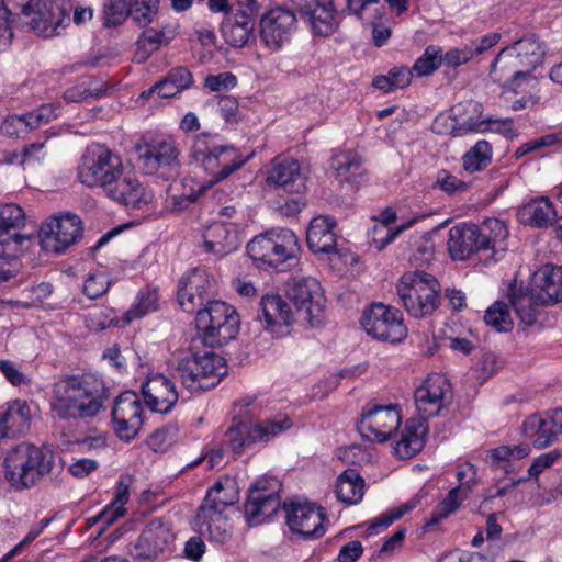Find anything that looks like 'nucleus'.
<instances>
[{"label":"nucleus","mask_w":562,"mask_h":562,"mask_svg":"<svg viewBox=\"0 0 562 562\" xmlns=\"http://www.w3.org/2000/svg\"><path fill=\"white\" fill-rule=\"evenodd\" d=\"M131 13L127 0H108V27L122 24Z\"/></svg>","instance_id":"61"},{"label":"nucleus","mask_w":562,"mask_h":562,"mask_svg":"<svg viewBox=\"0 0 562 562\" xmlns=\"http://www.w3.org/2000/svg\"><path fill=\"white\" fill-rule=\"evenodd\" d=\"M507 236V227L497 218L456 225L449 231L448 251L453 260H464L474 252L494 250Z\"/></svg>","instance_id":"4"},{"label":"nucleus","mask_w":562,"mask_h":562,"mask_svg":"<svg viewBox=\"0 0 562 562\" xmlns=\"http://www.w3.org/2000/svg\"><path fill=\"white\" fill-rule=\"evenodd\" d=\"M221 31L225 42L233 47H244L254 34L252 25L240 26L227 21L222 23Z\"/></svg>","instance_id":"57"},{"label":"nucleus","mask_w":562,"mask_h":562,"mask_svg":"<svg viewBox=\"0 0 562 562\" xmlns=\"http://www.w3.org/2000/svg\"><path fill=\"white\" fill-rule=\"evenodd\" d=\"M24 224L25 213L18 204L0 205V255L3 254V246L13 251L27 249L31 238L20 232Z\"/></svg>","instance_id":"23"},{"label":"nucleus","mask_w":562,"mask_h":562,"mask_svg":"<svg viewBox=\"0 0 562 562\" xmlns=\"http://www.w3.org/2000/svg\"><path fill=\"white\" fill-rule=\"evenodd\" d=\"M175 36V31L166 27H162L161 30H156L154 27L144 30L136 42V57L139 61L146 60L162 45L170 43Z\"/></svg>","instance_id":"43"},{"label":"nucleus","mask_w":562,"mask_h":562,"mask_svg":"<svg viewBox=\"0 0 562 562\" xmlns=\"http://www.w3.org/2000/svg\"><path fill=\"white\" fill-rule=\"evenodd\" d=\"M113 423V432L116 436V438L124 442L130 443L132 442L138 435L142 426L143 420H136V419H126V418H112Z\"/></svg>","instance_id":"59"},{"label":"nucleus","mask_w":562,"mask_h":562,"mask_svg":"<svg viewBox=\"0 0 562 562\" xmlns=\"http://www.w3.org/2000/svg\"><path fill=\"white\" fill-rule=\"evenodd\" d=\"M522 434L532 439L537 449H543L558 440V434L548 423L547 416L531 415L522 424Z\"/></svg>","instance_id":"39"},{"label":"nucleus","mask_w":562,"mask_h":562,"mask_svg":"<svg viewBox=\"0 0 562 562\" xmlns=\"http://www.w3.org/2000/svg\"><path fill=\"white\" fill-rule=\"evenodd\" d=\"M5 436L23 435L30 429L31 413L25 401L12 402L0 416Z\"/></svg>","instance_id":"40"},{"label":"nucleus","mask_w":562,"mask_h":562,"mask_svg":"<svg viewBox=\"0 0 562 562\" xmlns=\"http://www.w3.org/2000/svg\"><path fill=\"white\" fill-rule=\"evenodd\" d=\"M400 424L401 416L394 406L368 403L362 409L358 430L367 440L384 442L398 429Z\"/></svg>","instance_id":"17"},{"label":"nucleus","mask_w":562,"mask_h":562,"mask_svg":"<svg viewBox=\"0 0 562 562\" xmlns=\"http://www.w3.org/2000/svg\"><path fill=\"white\" fill-rule=\"evenodd\" d=\"M158 0H131L130 15L135 23L145 27L154 21L158 12Z\"/></svg>","instance_id":"54"},{"label":"nucleus","mask_w":562,"mask_h":562,"mask_svg":"<svg viewBox=\"0 0 562 562\" xmlns=\"http://www.w3.org/2000/svg\"><path fill=\"white\" fill-rule=\"evenodd\" d=\"M416 504L408 502L400 507L391 508L385 513H382L370 521L369 531L371 533H379L391 526L395 520L403 517L406 513L415 508Z\"/></svg>","instance_id":"55"},{"label":"nucleus","mask_w":562,"mask_h":562,"mask_svg":"<svg viewBox=\"0 0 562 562\" xmlns=\"http://www.w3.org/2000/svg\"><path fill=\"white\" fill-rule=\"evenodd\" d=\"M237 85V78L234 74L221 72L218 75H210L204 80V86L211 91H222L232 89Z\"/></svg>","instance_id":"62"},{"label":"nucleus","mask_w":562,"mask_h":562,"mask_svg":"<svg viewBox=\"0 0 562 562\" xmlns=\"http://www.w3.org/2000/svg\"><path fill=\"white\" fill-rule=\"evenodd\" d=\"M361 326L372 338L391 344L402 341L407 335L402 312L383 303H373L364 310Z\"/></svg>","instance_id":"15"},{"label":"nucleus","mask_w":562,"mask_h":562,"mask_svg":"<svg viewBox=\"0 0 562 562\" xmlns=\"http://www.w3.org/2000/svg\"><path fill=\"white\" fill-rule=\"evenodd\" d=\"M530 288L550 306L558 304L562 301V267L542 266L533 273Z\"/></svg>","instance_id":"33"},{"label":"nucleus","mask_w":562,"mask_h":562,"mask_svg":"<svg viewBox=\"0 0 562 562\" xmlns=\"http://www.w3.org/2000/svg\"><path fill=\"white\" fill-rule=\"evenodd\" d=\"M409 226L411 222L395 228L386 227L385 225H374L370 232L371 243L376 250L381 251Z\"/></svg>","instance_id":"58"},{"label":"nucleus","mask_w":562,"mask_h":562,"mask_svg":"<svg viewBox=\"0 0 562 562\" xmlns=\"http://www.w3.org/2000/svg\"><path fill=\"white\" fill-rule=\"evenodd\" d=\"M281 484L276 479L262 477L256 481L248 492L245 515L251 525H258L277 514L281 505Z\"/></svg>","instance_id":"18"},{"label":"nucleus","mask_w":562,"mask_h":562,"mask_svg":"<svg viewBox=\"0 0 562 562\" xmlns=\"http://www.w3.org/2000/svg\"><path fill=\"white\" fill-rule=\"evenodd\" d=\"M397 295L406 312L415 318L431 316L440 303V284L430 273L415 270L402 276Z\"/></svg>","instance_id":"5"},{"label":"nucleus","mask_w":562,"mask_h":562,"mask_svg":"<svg viewBox=\"0 0 562 562\" xmlns=\"http://www.w3.org/2000/svg\"><path fill=\"white\" fill-rule=\"evenodd\" d=\"M415 404L422 419L438 416L440 411L452 401L449 380L440 373L429 374L425 382L416 389Z\"/></svg>","instance_id":"20"},{"label":"nucleus","mask_w":562,"mask_h":562,"mask_svg":"<svg viewBox=\"0 0 562 562\" xmlns=\"http://www.w3.org/2000/svg\"><path fill=\"white\" fill-rule=\"evenodd\" d=\"M453 124L450 134L454 137L464 136L472 133H485L486 123L483 116V106L474 100H465L456 104L451 109Z\"/></svg>","instance_id":"28"},{"label":"nucleus","mask_w":562,"mask_h":562,"mask_svg":"<svg viewBox=\"0 0 562 562\" xmlns=\"http://www.w3.org/2000/svg\"><path fill=\"white\" fill-rule=\"evenodd\" d=\"M104 167L105 146L99 143L89 145L78 168L81 183L90 188H103L105 186Z\"/></svg>","instance_id":"31"},{"label":"nucleus","mask_w":562,"mask_h":562,"mask_svg":"<svg viewBox=\"0 0 562 562\" xmlns=\"http://www.w3.org/2000/svg\"><path fill=\"white\" fill-rule=\"evenodd\" d=\"M463 168L469 172H476L487 167L492 160V146L487 140H479L462 157Z\"/></svg>","instance_id":"48"},{"label":"nucleus","mask_w":562,"mask_h":562,"mask_svg":"<svg viewBox=\"0 0 562 562\" xmlns=\"http://www.w3.org/2000/svg\"><path fill=\"white\" fill-rule=\"evenodd\" d=\"M196 329L204 345L221 347L233 340L239 330V316L236 310L220 300H212L199 310L195 316Z\"/></svg>","instance_id":"6"},{"label":"nucleus","mask_w":562,"mask_h":562,"mask_svg":"<svg viewBox=\"0 0 562 562\" xmlns=\"http://www.w3.org/2000/svg\"><path fill=\"white\" fill-rule=\"evenodd\" d=\"M237 502V493L234 486H224L217 482L210 488L201 505L225 510Z\"/></svg>","instance_id":"47"},{"label":"nucleus","mask_w":562,"mask_h":562,"mask_svg":"<svg viewBox=\"0 0 562 562\" xmlns=\"http://www.w3.org/2000/svg\"><path fill=\"white\" fill-rule=\"evenodd\" d=\"M330 166L335 169L336 177L340 182H347L351 186L359 184L366 171L362 158L350 150L334 155Z\"/></svg>","instance_id":"37"},{"label":"nucleus","mask_w":562,"mask_h":562,"mask_svg":"<svg viewBox=\"0 0 562 562\" xmlns=\"http://www.w3.org/2000/svg\"><path fill=\"white\" fill-rule=\"evenodd\" d=\"M473 58V54L471 53L468 45L461 48H451L445 55H442V64L447 67L456 68L461 66Z\"/></svg>","instance_id":"64"},{"label":"nucleus","mask_w":562,"mask_h":562,"mask_svg":"<svg viewBox=\"0 0 562 562\" xmlns=\"http://www.w3.org/2000/svg\"><path fill=\"white\" fill-rule=\"evenodd\" d=\"M52 458L29 443H20L11 449L4 458L5 479L16 488L34 485L50 471Z\"/></svg>","instance_id":"10"},{"label":"nucleus","mask_w":562,"mask_h":562,"mask_svg":"<svg viewBox=\"0 0 562 562\" xmlns=\"http://www.w3.org/2000/svg\"><path fill=\"white\" fill-rule=\"evenodd\" d=\"M525 213L529 215V223L537 227H547L553 225L555 217V211L552 203L542 198L538 201H533L525 206Z\"/></svg>","instance_id":"49"},{"label":"nucleus","mask_w":562,"mask_h":562,"mask_svg":"<svg viewBox=\"0 0 562 562\" xmlns=\"http://www.w3.org/2000/svg\"><path fill=\"white\" fill-rule=\"evenodd\" d=\"M53 395L52 408L61 419L92 417L102 407L101 398L81 375L65 376L55 382Z\"/></svg>","instance_id":"3"},{"label":"nucleus","mask_w":562,"mask_h":562,"mask_svg":"<svg viewBox=\"0 0 562 562\" xmlns=\"http://www.w3.org/2000/svg\"><path fill=\"white\" fill-rule=\"evenodd\" d=\"M364 480L355 469L345 470L336 481V496L346 505L358 504L364 493Z\"/></svg>","instance_id":"38"},{"label":"nucleus","mask_w":562,"mask_h":562,"mask_svg":"<svg viewBox=\"0 0 562 562\" xmlns=\"http://www.w3.org/2000/svg\"><path fill=\"white\" fill-rule=\"evenodd\" d=\"M225 374L224 359L213 351L184 357L173 369V378L191 393L215 387Z\"/></svg>","instance_id":"7"},{"label":"nucleus","mask_w":562,"mask_h":562,"mask_svg":"<svg viewBox=\"0 0 562 562\" xmlns=\"http://www.w3.org/2000/svg\"><path fill=\"white\" fill-rule=\"evenodd\" d=\"M416 504L408 502L400 507L391 508L385 513H382L370 521L369 531L371 533H379L391 526L395 520L403 517L406 513L415 508Z\"/></svg>","instance_id":"56"},{"label":"nucleus","mask_w":562,"mask_h":562,"mask_svg":"<svg viewBox=\"0 0 562 562\" xmlns=\"http://www.w3.org/2000/svg\"><path fill=\"white\" fill-rule=\"evenodd\" d=\"M291 427L292 423L286 416L257 424L241 417H234L225 432V445L234 454H240L251 445L267 442Z\"/></svg>","instance_id":"12"},{"label":"nucleus","mask_w":562,"mask_h":562,"mask_svg":"<svg viewBox=\"0 0 562 562\" xmlns=\"http://www.w3.org/2000/svg\"><path fill=\"white\" fill-rule=\"evenodd\" d=\"M239 246L238 233L235 226L225 223L210 225L203 234V247L206 252L218 257L226 256Z\"/></svg>","instance_id":"34"},{"label":"nucleus","mask_w":562,"mask_h":562,"mask_svg":"<svg viewBox=\"0 0 562 562\" xmlns=\"http://www.w3.org/2000/svg\"><path fill=\"white\" fill-rule=\"evenodd\" d=\"M305 180L299 161L293 158L276 159L267 177L269 184L289 193H302Z\"/></svg>","instance_id":"29"},{"label":"nucleus","mask_w":562,"mask_h":562,"mask_svg":"<svg viewBox=\"0 0 562 562\" xmlns=\"http://www.w3.org/2000/svg\"><path fill=\"white\" fill-rule=\"evenodd\" d=\"M142 413L143 407L137 393L133 391H126L121 393L114 401L111 418L120 417L130 420H143Z\"/></svg>","instance_id":"46"},{"label":"nucleus","mask_w":562,"mask_h":562,"mask_svg":"<svg viewBox=\"0 0 562 562\" xmlns=\"http://www.w3.org/2000/svg\"><path fill=\"white\" fill-rule=\"evenodd\" d=\"M133 483L132 475L122 473L115 485L114 498L108 504V526L114 524L119 518L125 516L124 505L130 499V488Z\"/></svg>","instance_id":"45"},{"label":"nucleus","mask_w":562,"mask_h":562,"mask_svg":"<svg viewBox=\"0 0 562 562\" xmlns=\"http://www.w3.org/2000/svg\"><path fill=\"white\" fill-rule=\"evenodd\" d=\"M258 319L265 322L266 329L284 335L295 322V315L289 304L278 294H266L259 303Z\"/></svg>","instance_id":"27"},{"label":"nucleus","mask_w":562,"mask_h":562,"mask_svg":"<svg viewBox=\"0 0 562 562\" xmlns=\"http://www.w3.org/2000/svg\"><path fill=\"white\" fill-rule=\"evenodd\" d=\"M195 526L201 536L217 543L226 542L232 535V525L225 510L204 505L199 506Z\"/></svg>","instance_id":"30"},{"label":"nucleus","mask_w":562,"mask_h":562,"mask_svg":"<svg viewBox=\"0 0 562 562\" xmlns=\"http://www.w3.org/2000/svg\"><path fill=\"white\" fill-rule=\"evenodd\" d=\"M193 83L192 72L186 66H177L171 68L164 78L156 82V88L160 89L159 97L167 99L191 88Z\"/></svg>","instance_id":"42"},{"label":"nucleus","mask_w":562,"mask_h":562,"mask_svg":"<svg viewBox=\"0 0 562 562\" xmlns=\"http://www.w3.org/2000/svg\"><path fill=\"white\" fill-rule=\"evenodd\" d=\"M334 226V220L328 216H317L311 221L306 232V243L311 251L327 255L337 251Z\"/></svg>","instance_id":"35"},{"label":"nucleus","mask_w":562,"mask_h":562,"mask_svg":"<svg viewBox=\"0 0 562 562\" xmlns=\"http://www.w3.org/2000/svg\"><path fill=\"white\" fill-rule=\"evenodd\" d=\"M138 167L147 176L175 180L180 173V150L170 137H143L135 143Z\"/></svg>","instance_id":"9"},{"label":"nucleus","mask_w":562,"mask_h":562,"mask_svg":"<svg viewBox=\"0 0 562 562\" xmlns=\"http://www.w3.org/2000/svg\"><path fill=\"white\" fill-rule=\"evenodd\" d=\"M217 140L218 135L211 133H201L194 139L191 156L212 176L207 184L200 186V192L226 179L255 155V151H251L243 156L233 145L218 144Z\"/></svg>","instance_id":"1"},{"label":"nucleus","mask_w":562,"mask_h":562,"mask_svg":"<svg viewBox=\"0 0 562 562\" xmlns=\"http://www.w3.org/2000/svg\"><path fill=\"white\" fill-rule=\"evenodd\" d=\"M467 487L456 486L451 488L448 495L443 498L442 502H440L436 510L432 513L431 518L427 525H436L441 519L456 512L459 508L461 502L467 498Z\"/></svg>","instance_id":"50"},{"label":"nucleus","mask_w":562,"mask_h":562,"mask_svg":"<svg viewBox=\"0 0 562 562\" xmlns=\"http://www.w3.org/2000/svg\"><path fill=\"white\" fill-rule=\"evenodd\" d=\"M142 394L147 407L160 414L169 413L179 398L173 381L161 373L147 376L142 384Z\"/></svg>","instance_id":"25"},{"label":"nucleus","mask_w":562,"mask_h":562,"mask_svg":"<svg viewBox=\"0 0 562 562\" xmlns=\"http://www.w3.org/2000/svg\"><path fill=\"white\" fill-rule=\"evenodd\" d=\"M427 432L426 420L422 418L408 419L401 432V438L395 443L394 453L400 459L414 457L423 450Z\"/></svg>","instance_id":"36"},{"label":"nucleus","mask_w":562,"mask_h":562,"mask_svg":"<svg viewBox=\"0 0 562 562\" xmlns=\"http://www.w3.org/2000/svg\"><path fill=\"white\" fill-rule=\"evenodd\" d=\"M214 284L204 269H192L181 277L177 300L186 313L198 314L213 297Z\"/></svg>","instance_id":"19"},{"label":"nucleus","mask_w":562,"mask_h":562,"mask_svg":"<svg viewBox=\"0 0 562 562\" xmlns=\"http://www.w3.org/2000/svg\"><path fill=\"white\" fill-rule=\"evenodd\" d=\"M158 308V293L156 290H143L139 291L135 304L124 313L122 319L110 318L109 325L112 326H125L128 325L133 319L140 318L150 312H155Z\"/></svg>","instance_id":"44"},{"label":"nucleus","mask_w":562,"mask_h":562,"mask_svg":"<svg viewBox=\"0 0 562 562\" xmlns=\"http://www.w3.org/2000/svg\"><path fill=\"white\" fill-rule=\"evenodd\" d=\"M217 108L222 117L227 123L237 122L238 102L231 95H216Z\"/></svg>","instance_id":"63"},{"label":"nucleus","mask_w":562,"mask_h":562,"mask_svg":"<svg viewBox=\"0 0 562 562\" xmlns=\"http://www.w3.org/2000/svg\"><path fill=\"white\" fill-rule=\"evenodd\" d=\"M120 155L108 149V198L126 209L142 210L154 202V193L137 179L124 176Z\"/></svg>","instance_id":"11"},{"label":"nucleus","mask_w":562,"mask_h":562,"mask_svg":"<svg viewBox=\"0 0 562 562\" xmlns=\"http://www.w3.org/2000/svg\"><path fill=\"white\" fill-rule=\"evenodd\" d=\"M442 64V49L436 45H429L424 54L418 57L412 68L417 76L424 77L431 75Z\"/></svg>","instance_id":"51"},{"label":"nucleus","mask_w":562,"mask_h":562,"mask_svg":"<svg viewBox=\"0 0 562 562\" xmlns=\"http://www.w3.org/2000/svg\"><path fill=\"white\" fill-rule=\"evenodd\" d=\"M24 250L16 249L15 251L9 250L3 246V254L0 255V283L13 278L20 268L19 257Z\"/></svg>","instance_id":"60"},{"label":"nucleus","mask_w":562,"mask_h":562,"mask_svg":"<svg viewBox=\"0 0 562 562\" xmlns=\"http://www.w3.org/2000/svg\"><path fill=\"white\" fill-rule=\"evenodd\" d=\"M531 72L525 67L516 54L506 46L494 58L490 66V76L494 82L508 87L515 92L521 81L529 78Z\"/></svg>","instance_id":"26"},{"label":"nucleus","mask_w":562,"mask_h":562,"mask_svg":"<svg viewBox=\"0 0 562 562\" xmlns=\"http://www.w3.org/2000/svg\"><path fill=\"white\" fill-rule=\"evenodd\" d=\"M294 306L295 322L317 327L325 315V296L319 282L314 278L295 280L288 291Z\"/></svg>","instance_id":"14"},{"label":"nucleus","mask_w":562,"mask_h":562,"mask_svg":"<svg viewBox=\"0 0 562 562\" xmlns=\"http://www.w3.org/2000/svg\"><path fill=\"white\" fill-rule=\"evenodd\" d=\"M508 296L517 317L526 326L536 325L542 308L550 306L542 295L537 294L530 286L518 290L510 288Z\"/></svg>","instance_id":"32"},{"label":"nucleus","mask_w":562,"mask_h":562,"mask_svg":"<svg viewBox=\"0 0 562 562\" xmlns=\"http://www.w3.org/2000/svg\"><path fill=\"white\" fill-rule=\"evenodd\" d=\"M178 432L176 424H168L153 431L147 437V445L155 452H165L176 442Z\"/></svg>","instance_id":"52"},{"label":"nucleus","mask_w":562,"mask_h":562,"mask_svg":"<svg viewBox=\"0 0 562 562\" xmlns=\"http://www.w3.org/2000/svg\"><path fill=\"white\" fill-rule=\"evenodd\" d=\"M290 530L304 539L321 538L325 533V513L312 503L291 502L283 504Z\"/></svg>","instance_id":"22"},{"label":"nucleus","mask_w":562,"mask_h":562,"mask_svg":"<svg viewBox=\"0 0 562 562\" xmlns=\"http://www.w3.org/2000/svg\"><path fill=\"white\" fill-rule=\"evenodd\" d=\"M300 251L299 237L285 227L266 231L247 244V252L258 266L279 271L296 265Z\"/></svg>","instance_id":"2"},{"label":"nucleus","mask_w":562,"mask_h":562,"mask_svg":"<svg viewBox=\"0 0 562 562\" xmlns=\"http://www.w3.org/2000/svg\"><path fill=\"white\" fill-rule=\"evenodd\" d=\"M173 541L168 524L161 518L153 519L143 530L131 553L138 560H155Z\"/></svg>","instance_id":"24"},{"label":"nucleus","mask_w":562,"mask_h":562,"mask_svg":"<svg viewBox=\"0 0 562 562\" xmlns=\"http://www.w3.org/2000/svg\"><path fill=\"white\" fill-rule=\"evenodd\" d=\"M82 235V223L72 213L55 215L42 224L40 244L45 251L60 254L78 241Z\"/></svg>","instance_id":"16"},{"label":"nucleus","mask_w":562,"mask_h":562,"mask_svg":"<svg viewBox=\"0 0 562 562\" xmlns=\"http://www.w3.org/2000/svg\"><path fill=\"white\" fill-rule=\"evenodd\" d=\"M296 15L286 8L277 7L262 14L259 24L261 42L271 50H279L290 42L296 29Z\"/></svg>","instance_id":"21"},{"label":"nucleus","mask_w":562,"mask_h":562,"mask_svg":"<svg viewBox=\"0 0 562 562\" xmlns=\"http://www.w3.org/2000/svg\"><path fill=\"white\" fill-rule=\"evenodd\" d=\"M484 321L487 326L495 328L497 331H509L513 328V321L505 303L496 301L492 304L485 315Z\"/></svg>","instance_id":"53"},{"label":"nucleus","mask_w":562,"mask_h":562,"mask_svg":"<svg viewBox=\"0 0 562 562\" xmlns=\"http://www.w3.org/2000/svg\"><path fill=\"white\" fill-rule=\"evenodd\" d=\"M14 10L30 19L27 22L32 30L44 37L60 34L69 24L70 16L67 11L52 0H9Z\"/></svg>","instance_id":"13"},{"label":"nucleus","mask_w":562,"mask_h":562,"mask_svg":"<svg viewBox=\"0 0 562 562\" xmlns=\"http://www.w3.org/2000/svg\"><path fill=\"white\" fill-rule=\"evenodd\" d=\"M509 48L518 56L530 72L542 63L546 55L544 44L533 34L514 42L509 45Z\"/></svg>","instance_id":"41"},{"label":"nucleus","mask_w":562,"mask_h":562,"mask_svg":"<svg viewBox=\"0 0 562 562\" xmlns=\"http://www.w3.org/2000/svg\"><path fill=\"white\" fill-rule=\"evenodd\" d=\"M370 5H379V0H304L300 13L308 19L316 34L328 36L338 27L345 12H352L364 20V12Z\"/></svg>","instance_id":"8"}]
</instances>
